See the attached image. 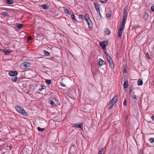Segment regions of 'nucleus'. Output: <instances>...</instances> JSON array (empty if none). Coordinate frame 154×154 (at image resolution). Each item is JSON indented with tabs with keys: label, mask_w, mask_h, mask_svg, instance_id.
I'll return each mask as SVG.
<instances>
[{
	"label": "nucleus",
	"mask_w": 154,
	"mask_h": 154,
	"mask_svg": "<svg viewBox=\"0 0 154 154\" xmlns=\"http://www.w3.org/2000/svg\"><path fill=\"white\" fill-rule=\"evenodd\" d=\"M15 108L18 112L24 116H27V113L22 107L20 106H17L15 107Z\"/></svg>",
	"instance_id": "1"
},
{
	"label": "nucleus",
	"mask_w": 154,
	"mask_h": 154,
	"mask_svg": "<svg viewBox=\"0 0 154 154\" xmlns=\"http://www.w3.org/2000/svg\"><path fill=\"white\" fill-rule=\"evenodd\" d=\"M107 61H108L110 65V66L111 69L114 68V65L113 62V60L111 57L106 53H105Z\"/></svg>",
	"instance_id": "2"
},
{
	"label": "nucleus",
	"mask_w": 154,
	"mask_h": 154,
	"mask_svg": "<svg viewBox=\"0 0 154 154\" xmlns=\"http://www.w3.org/2000/svg\"><path fill=\"white\" fill-rule=\"evenodd\" d=\"M85 19L86 20L87 23L88 25L89 28H91L92 26L93 23L91 20L88 14H86L85 17Z\"/></svg>",
	"instance_id": "3"
},
{
	"label": "nucleus",
	"mask_w": 154,
	"mask_h": 154,
	"mask_svg": "<svg viewBox=\"0 0 154 154\" xmlns=\"http://www.w3.org/2000/svg\"><path fill=\"white\" fill-rule=\"evenodd\" d=\"M31 64L30 63L27 62H25L21 64L20 66L22 69H25L29 67Z\"/></svg>",
	"instance_id": "4"
},
{
	"label": "nucleus",
	"mask_w": 154,
	"mask_h": 154,
	"mask_svg": "<svg viewBox=\"0 0 154 154\" xmlns=\"http://www.w3.org/2000/svg\"><path fill=\"white\" fill-rule=\"evenodd\" d=\"M125 26L120 25L118 30V36L121 37L122 36L123 31L124 29Z\"/></svg>",
	"instance_id": "5"
},
{
	"label": "nucleus",
	"mask_w": 154,
	"mask_h": 154,
	"mask_svg": "<svg viewBox=\"0 0 154 154\" xmlns=\"http://www.w3.org/2000/svg\"><path fill=\"white\" fill-rule=\"evenodd\" d=\"M100 45L102 47L103 49H104L106 46L108 44V41H105L103 42H100Z\"/></svg>",
	"instance_id": "6"
},
{
	"label": "nucleus",
	"mask_w": 154,
	"mask_h": 154,
	"mask_svg": "<svg viewBox=\"0 0 154 154\" xmlns=\"http://www.w3.org/2000/svg\"><path fill=\"white\" fill-rule=\"evenodd\" d=\"M9 75L12 77L16 76L18 75V72L16 71H10L9 73Z\"/></svg>",
	"instance_id": "7"
},
{
	"label": "nucleus",
	"mask_w": 154,
	"mask_h": 154,
	"mask_svg": "<svg viewBox=\"0 0 154 154\" xmlns=\"http://www.w3.org/2000/svg\"><path fill=\"white\" fill-rule=\"evenodd\" d=\"M83 125V123L80 122L79 124H74L73 125V127L74 128H78L80 129H82V126Z\"/></svg>",
	"instance_id": "8"
},
{
	"label": "nucleus",
	"mask_w": 154,
	"mask_h": 154,
	"mask_svg": "<svg viewBox=\"0 0 154 154\" xmlns=\"http://www.w3.org/2000/svg\"><path fill=\"white\" fill-rule=\"evenodd\" d=\"M118 100V97L116 96H114L112 99L111 101L110 102L114 104Z\"/></svg>",
	"instance_id": "9"
},
{
	"label": "nucleus",
	"mask_w": 154,
	"mask_h": 154,
	"mask_svg": "<svg viewBox=\"0 0 154 154\" xmlns=\"http://www.w3.org/2000/svg\"><path fill=\"white\" fill-rule=\"evenodd\" d=\"M94 5L95 8L97 11V12L98 13V12H99L100 9L99 6L100 5L98 3L94 2Z\"/></svg>",
	"instance_id": "10"
},
{
	"label": "nucleus",
	"mask_w": 154,
	"mask_h": 154,
	"mask_svg": "<svg viewBox=\"0 0 154 154\" xmlns=\"http://www.w3.org/2000/svg\"><path fill=\"white\" fill-rule=\"evenodd\" d=\"M127 19V16H124L123 15V19L122 22V24L121 25L122 26H125V23H126V21Z\"/></svg>",
	"instance_id": "11"
},
{
	"label": "nucleus",
	"mask_w": 154,
	"mask_h": 154,
	"mask_svg": "<svg viewBox=\"0 0 154 154\" xmlns=\"http://www.w3.org/2000/svg\"><path fill=\"white\" fill-rule=\"evenodd\" d=\"M99 63L100 66H102L105 63V62L100 58L99 59Z\"/></svg>",
	"instance_id": "12"
},
{
	"label": "nucleus",
	"mask_w": 154,
	"mask_h": 154,
	"mask_svg": "<svg viewBox=\"0 0 154 154\" xmlns=\"http://www.w3.org/2000/svg\"><path fill=\"white\" fill-rule=\"evenodd\" d=\"M128 7L127 6H125L123 9V14L124 16H127L128 14L127 12Z\"/></svg>",
	"instance_id": "13"
},
{
	"label": "nucleus",
	"mask_w": 154,
	"mask_h": 154,
	"mask_svg": "<svg viewBox=\"0 0 154 154\" xmlns=\"http://www.w3.org/2000/svg\"><path fill=\"white\" fill-rule=\"evenodd\" d=\"M42 8L44 9H47L49 8V5L48 4H45L41 5Z\"/></svg>",
	"instance_id": "14"
},
{
	"label": "nucleus",
	"mask_w": 154,
	"mask_h": 154,
	"mask_svg": "<svg viewBox=\"0 0 154 154\" xmlns=\"http://www.w3.org/2000/svg\"><path fill=\"white\" fill-rule=\"evenodd\" d=\"M128 80H125L123 84L124 88L125 89L128 87Z\"/></svg>",
	"instance_id": "15"
},
{
	"label": "nucleus",
	"mask_w": 154,
	"mask_h": 154,
	"mask_svg": "<svg viewBox=\"0 0 154 154\" xmlns=\"http://www.w3.org/2000/svg\"><path fill=\"white\" fill-rule=\"evenodd\" d=\"M11 51L9 50H6L4 51L5 55H9L11 52Z\"/></svg>",
	"instance_id": "16"
},
{
	"label": "nucleus",
	"mask_w": 154,
	"mask_h": 154,
	"mask_svg": "<svg viewBox=\"0 0 154 154\" xmlns=\"http://www.w3.org/2000/svg\"><path fill=\"white\" fill-rule=\"evenodd\" d=\"M149 17V14L147 13H145L143 16V18L145 20L147 19Z\"/></svg>",
	"instance_id": "17"
},
{
	"label": "nucleus",
	"mask_w": 154,
	"mask_h": 154,
	"mask_svg": "<svg viewBox=\"0 0 154 154\" xmlns=\"http://www.w3.org/2000/svg\"><path fill=\"white\" fill-rule=\"evenodd\" d=\"M143 82L142 80L140 79H139L138 80V85H141L143 84Z\"/></svg>",
	"instance_id": "18"
},
{
	"label": "nucleus",
	"mask_w": 154,
	"mask_h": 154,
	"mask_svg": "<svg viewBox=\"0 0 154 154\" xmlns=\"http://www.w3.org/2000/svg\"><path fill=\"white\" fill-rule=\"evenodd\" d=\"M71 17H72V19L73 20V21L74 23H75L76 22H77V20L75 19V16L74 14H73L71 15Z\"/></svg>",
	"instance_id": "19"
},
{
	"label": "nucleus",
	"mask_w": 154,
	"mask_h": 154,
	"mask_svg": "<svg viewBox=\"0 0 154 154\" xmlns=\"http://www.w3.org/2000/svg\"><path fill=\"white\" fill-rule=\"evenodd\" d=\"M11 79L14 82H16L17 79V77L16 76H13L11 78Z\"/></svg>",
	"instance_id": "20"
},
{
	"label": "nucleus",
	"mask_w": 154,
	"mask_h": 154,
	"mask_svg": "<svg viewBox=\"0 0 154 154\" xmlns=\"http://www.w3.org/2000/svg\"><path fill=\"white\" fill-rule=\"evenodd\" d=\"M104 148H102L99 152L98 154H104Z\"/></svg>",
	"instance_id": "21"
},
{
	"label": "nucleus",
	"mask_w": 154,
	"mask_h": 154,
	"mask_svg": "<svg viewBox=\"0 0 154 154\" xmlns=\"http://www.w3.org/2000/svg\"><path fill=\"white\" fill-rule=\"evenodd\" d=\"M6 3L8 4H11L13 3V0H6Z\"/></svg>",
	"instance_id": "22"
},
{
	"label": "nucleus",
	"mask_w": 154,
	"mask_h": 154,
	"mask_svg": "<svg viewBox=\"0 0 154 154\" xmlns=\"http://www.w3.org/2000/svg\"><path fill=\"white\" fill-rule=\"evenodd\" d=\"M105 32L106 34L108 35L110 34V31L108 28L106 29H105Z\"/></svg>",
	"instance_id": "23"
},
{
	"label": "nucleus",
	"mask_w": 154,
	"mask_h": 154,
	"mask_svg": "<svg viewBox=\"0 0 154 154\" xmlns=\"http://www.w3.org/2000/svg\"><path fill=\"white\" fill-rule=\"evenodd\" d=\"M44 53L46 56H48L50 55V53L46 50L44 51Z\"/></svg>",
	"instance_id": "24"
},
{
	"label": "nucleus",
	"mask_w": 154,
	"mask_h": 154,
	"mask_svg": "<svg viewBox=\"0 0 154 154\" xmlns=\"http://www.w3.org/2000/svg\"><path fill=\"white\" fill-rule=\"evenodd\" d=\"M23 26V24L21 23H18L17 25V27L20 29L22 28Z\"/></svg>",
	"instance_id": "25"
},
{
	"label": "nucleus",
	"mask_w": 154,
	"mask_h": 154,
	"mask_svg": "<svg viewBox=\"0 0 154 154\" xmlns=\"http://www.w3.org/2000/svg\"><path fill=\"white\" fill-rule=\"evenodd\" d=\"M46 83L48 85H49L51 83V81L50 80L46 79L45 80Z\"/></svg>",
	"instance_id": "26"
},
{
	"label": "nucleus",
	"mask_w": 154,
	"mask_h": 154,
	"mask_svg": "<svg viewBox=\"0 0 154 154\" xmlns=\"http://www.w3.org/2000/svg\"><path fill=\"white\" fill-rule=\"evenodd\" d=\"M131 97L132 99H134V100H137V98L135 95H133L132 94H131Z\"/></svg>",
	"instance_id": "27"
},
{
	"label": "nucleus",
	"mask_w": 154,
	"mask_h": 154,
	"mask_svg": "<svg viewBox=\"0 0 154 154\" xmlns=\"http://www.w3.org/2000/svg\"><path fill=\"white\" fill-rule=\"evenodd\" d=\"M114 105V104H113L112 103H111L109 102V109H111L112 108Z\"/></svg>",
	"instance_id": "28"
},
{
	"label": "nucleus",
	"mask_w": 154,
	"mask_h": 154,
	"mask_svg": "<svg viewBox=\"0 0 154 154\" xmlns=\"http://www.w3.org/2000/svg\"><path fill=\"white\" fill-rule=\"evenodd\" d=\"M38 130L39 131L42 132L45 130V129L44 128H41L40 127H38Z\"/></svg>",
	"instance_id": "29"
},
{
	"label": "nucleus",
	"mask_w": 154,
	"mask_h": 154,
	"mask_svg": "<svg viewBox=\"0 0 154 154\" xmlns=\"http://www.w3.org/2000/svg\"><path fill=\"white\" fill-rule=\"evenodd\" d=\"M149 140L151 143H153L154 142V138L151 137L149 139Z\"/></svg>",
	"instance_id": "30"
},
{
	"label": "nucleus",
	"mask_w": 154,
	"mask_h": 154,
	"mask_svg": "<svg viewBox=\"0 0 154 154\" xmlns=\"http://www.w3.org/2000/svg\"><path fill=\"white\" fill-rule=\"evenodd\" d=\"M151 9L152 11H154V3L151 5Z\"/></svg>",
	"instance_id": "31"
},
{
	"label": "nucleus",
	"mask_w": 154,
	"mask_h": 154,
	"mask_svg": "<svg viewBox=\"0 0 154 154\" xmlns=\"http://www.w3.org/2000/svg\"><path fill=\"white\" fill-rule=\"evenodd\" d=\"M50 103L51 105H54L55 103H54V102L53 101H52V100H50Z\"/></svg>",
	"instance_id": "32"
},
{
	"label": "nucleus",
	"mask_w": 154,
	"mask_h": 154,
	"mask_svg": "<svg viewBox=\"0 0 154 154\" xmlns=\"http://www.w3.org/2000/svg\"><path fill=\"white\" fill-rule=\"evenodd\" d=\"M111 15L110 14H107L106 15V17L107 18H110L111 17Z\"/></svg>",
	"instance_id": "33"
},
{
	"label": "nucleus",
	"mask_w": 154,
	"mask_h": 154,
	"mask_svg": "<svg viewBox=\"0 0 154 154\" xmlns=\"http://www.w3.org/2000/svg\"><path fill=\"white\" fill-rule=\"evenodd\" d=\"M60 85H61L62 86H63L64 87H66V85L63 83L62 82H60Z\"/></svg>",
	"instance_id": "34"
},
{
	"label": "nucleus",
	"mask_w": 154,
	"mask_h": 154,
	"mask_svg": "<svg viewBox=\"0 0 154 154\" xmlns=\"http://www.w3.org/2000/svg\"><path fill=\"white\" fill-rule=\"evenodd\" d=\"M79 17L80 18V19H83V15H81V14H79Z\"/></svg>",
	"instance_id": "35"
},
{
	"label": "nucleus",
	"mask_w": 154,
	"mask_h": 154,
	"mask_svg": "<svg viewBox=\"0 0 154 154\" xmlns=\"http://www.w3.org/2000/svg\"><path fill=\"white\" fill-rule=\"evenodd\" d=\"M107 1V0H100V1L103 3H106Z\"/></svg>",
	"instance_id": "36"
},
{
	"label": "nucleus",
	"mask_w": 154,
	"mask_h": 154,
	"mask_svg": "<svg viewBox=\"0 0 154 154\" xmlns=\"http://www.w3.org/2000/svg\"><path fill=\"white\" fill-rule=\"evenodd\" d=\"M64 11L66 13H67V14H69V11L67 9H65Z\"/></svg>",
	"instance_id": "37"
},
{
	"label": "nucleus",
	"mask_w": 154,
	"mask_h": 154,
	"mask_svg": "<svg viewBox=\"0 0 154 154\" xmlns=\"http://www.w3.org/2000/svg\"><path fill=\"white\" fill-rule=\"evenodd\" d=\"M3 15L5 16H8L9 15L6 12H4L3 13Z\"/></svg>",
	"instance_id": "38"
},
{
	"label": "nucleus",
	"mask_w": 154,
	"mask_h": 154,
	"mask_svg": "<svg viewBox=\"0 0 154 154\" xmlns=\"http://www.w3.org/2000/svg\"><path fill=\"white\" fill-rule=\"evenodd\" d=\"M32 38V37L31 36H29L28 37V39L29 40H31Z\"/></svg>",
	"instance_id": "39"
},
{
	"label": "nucleus",
	"mask_w": 154,
	"mask_h": 154,
	"mask_svg": "<svg viewBox=\"0 0 154 154\" xmlns=\"http://www.w3.org/2000/svg\"><path fill=\"white\" fill-rule=\"evenodd\" d=\"M123 104H124V106H126V104H127V101H126L125 100L124 101V102H123Z\"/></svg>",
	"instance_id": "40"
},
{
	"label": "nucleus",
	"mask_w": 154,
	"mask_h": 154,
	"mask_svg": "<svg viewBox=\"0 0 154 154\" xmlns=\"http://www.w3.org/2000/svg\"><path fill=\"white\" fill-rule=\"evenodd\" d=\"M45 86H41V88H43V89H45Z\"/></svg>",
	"instance_id": "41"
},
{
	"label": "nucleus",
	"mask_w": 154,
	"mask_h": 154,
	"mask_svg": "<svg viewBox=\"0 0 154 154\" xmlns=\"http://www.w3.org/2000/svg\"><path fill=\"white\" fill-rule=\"evenodd\" d=\"M98 13H99V15L100 16V17H102V16H101V14L100 13V11H99V12H98Z\"/></svg>",
	"instance_id": "42"
},
{
	"label": "nucleus",
	"mask_w": 154,
	"mask_h": 154,
	"mask_svg": "<svg viewBox=\"0 0 154 154\" xmlns=\"http://www.w3.org/2000/svg\"><path fill=\"white\" fill-rule=\"evenodd\" d=\"M151 119L153 120H154V116H152L151 117Z\"/></svg>",
	"instance_id": "43"
},
{
	"label": "nucleus",
	"mask_w": 154,
	"mask_h": 154,
	"mask_svg": "<svg viewBox=\"0 0 154 154\" xmlns=\"http://www.w3.org/2000/svg\"><path fill=\"white\" fill-rule=\"evenodd\" d=\"M43 89V88H39V91H42V90Z\"/></svg>",
	"instance_id": "44"
},
{
	"label": "nucleus",
	"mask_w": 154,
	"mask_h": 154,
	"mask_svg": "<svg viewBox=\"0 0 154 154\" xmlns=\"http://www.w3.org/2000/svg\"><path fill=\"white\" fill-rule=\"evenodd\" d=\"M54 100H55V102H56V101H58L57 100V99H54Z\"/></svg>",
	"instance_id": "45"
},
{
	"label": "nucleus",
	"mask_w": 154,
	"mask_h": 154,
	"mask_svg": "<svg viewBox=\"0 0 154 154\" xmlns=\"http://www.w3.org/2000/svg\"><path fill=\"white\" fill-rule=\"evenodd\" d=\"M139 154H143V153H141V152H140L139 153Z\"/></svg>",
	"instance_id": "46"
},
{
	"label": "nucleus",
	"mask_w": 154,
	"mask_h": 154,
	"mask_svg": "<svg viewBox=\"0 0 154 154\" xmlns=\"http://www.w3.org/2000/svg\"><path fill=\"white\" fill-rule=\"evenodd\" d=\"M1 51V49H0V51Z\"/></svg>",
	"instance_id": "47"
}]
</instances>
